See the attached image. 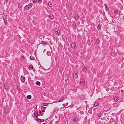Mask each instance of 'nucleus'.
Instances as JSON below:
<instances>
[{
	"label": "nucleus",
	"mask_w": 124,
	"mask_h": 124,
	"mask_svg": "<svg viewBox=\"0 0 124 124\" xmlns=\"http://www.w3.org/2000/svg\"><path fill=\"white\" fill-rule=\"evenodd\" d=\"M55 110H57V108H55Z\"/></svg>",
	"instance_id": "nucleus-49"
},
{
	"label": "nucleus",
	"mask_w": 124,
	"mask_h": 124,
	"mask_svg": "<svg viewBox=\"0 0 124 124\" xmlns=\"http://www.w3.org/2000/svg\"><path fill=\"white\" fill-rule=\"evenodd\" d=\"M49 104V103H44L43 104V105L44 106H46Z\"/></svg>",
	"instance_id": "nucleus-29"
},
{
	"label": "nucleus",
	"mask_w": 124,
	"mask_h": 124,
	"mask_svg": "<svg viewBox=\"0 0 124 124\" xmlns=\"http://www.w3.org/2000/svg\"><path fill=\"white\" fill-rule=\"evenodd\" d=\"M114 13L116 15H117L118 14V10L116 9H115L114 10Z\"/></svg>",
	"instance_id": "nucleus-13"
},
{
	"label": "nucleus",
	"mask_w": 124,
	"mask_h": 124,
	"mask_svg": "<svg viewBox=\"0 0 124 124\" xmlns=\"http://www.w3.org/2000/svg\"><path fill=\"white\" fill-rule=\"evenodd\" d=\"M111 119H112V120H113V118H111Z\"/></svg>",
	"instance_id": "nucleus-56"
},
{
	"label": "nucleus",
	"mask_w": 124,
	"mask_h": 124,
	"mask_svg": "<svg viewBox=\"0 0 124 124\" xmlns=\"http://www.w3.org/2000/svg\"><path fill=\"white\" fill-rule=\"evenodd\" d=\"M99 105V103L97 102L96 101L95 102L94 104L93 105V107H95Z\"/></svg>",
	"instance_id": "nucleus-8"
},
{
	"label": "nucleus",
	"mask_w": 124,
	"mask_h": 124,
	"mask_svg": "<svg viewBox=\"0 0 124 124\" xmlns=\"http://www.w3.org/2000/svg\"><path fill=\"white\" fill-rule=\"evenodd\" d=\"M76 16L75 17V19L77 21L78 18L79 17V16L77 14L76 15Z\"/></svg>",
	"instance_id": "nucleus-11"
},
{
	"label": "nucleus",
	"mask_w": 124,
	"mask_h": 124,
	"mask_svg": "<svg viewBox=\"0 0 124 124\" xmlns=\"http://www.w3.org/2000/svg\"><path fill=\"white\" fill-rule=\"evenodd\" d=\"M119 99L118 98V97L117 96H115V97L114 100L115 102H117L118 100Z\"/></svg>",
	"instance_id": "nucleus-12"
},
{
	"label": "nucleus",
	"mask_w": 124,
	"mask_h": 124,
	"mask_svg": "<svg viewBox=\"0 0 124 124\" xmlns=\"http://www.w3.org/2000/svg\"><path fill=\"white\" fill-rule=\"evenodd\" d=\"M44 114V113H42V114H41V115H39V116H42Z\"/></svg>",
	"instance_id": "nucleus-41"
},
{
	"label": "nucleus",
	"mask_w": 124,
	"mask_h": 124,
	"mask_svg": "<svg viewBox=\"0 0 124 124\" xmlns=\"http://www.w3.org/2000/svg\"><path fill=\"white\" fill-rule=\"evenodd\" d=\"M21 57H22V58H23V56H22Z\"/></svg>",
	"instance_id": "nucleus-53"
},
{
	"label": "nucleus",
	"mask_w": 124,
	"mask_h": 124,
	"mask_svg": "<svg viewBox=\"0 0 124 124\" xmlns=\"http://www.w3.org/2000/svg\"><path fill=\"white\" fill-rule=\"evenodd\" d=\"M83 71L85 72H86L87 71V68L86 67H84L83 70Z\"/></svg>",
	"instance_id": "nucleus-16"
},
{
	"label": "nucleus",
	"mask_w": 124,
	"mask_h": 124,
	"mask_svg": "<svg viewBox=\"0 0 124 124\" xmlns=\"http://www.w3.org/2000/svg\"><path fill=\"white\" fill-rule=\"evenodd\" d=\"M27 98L29 99H31V95H28L27 97Z\"/></svg>",
	"instance_id": "nucleus-23"
},
{
	"label": "nucleus",
	"mask_w": 124,
	"mask_h": 124,
	"mask_svg": "<svg viewBox=\"0 0 124 124\" xmlns=\"http://www.w3.org/2000/svg\"><path fill=\"white\" fill-rule=\"evenodd\" d=\"M53 120H51L48 124H52Z\"/></svg>",
	"instance_id": "nucleus-36"
},
{
	"label": "nucleus",
	"mask_w": 124,
	"mask_h": 124,
	"mask_svg": "<svg viewBox=\"0 0 124 124\" xmlns=\"http://www.w3.org/2000/svg\"><path fill=\"white\" fill-rule=\"evenodd\" d=\"M33 5L32 3H30L27 5H26L24 8V9L25 10H28L30 9Z\"/></svg>",
	"instance_id": "nucleus-1"
},
{
	"label": "nucleus",
	"mask_w": 124,
	"mask_h": 124,
	"mask_svg": "<svg viewBox=\"0 0 124 124\" xmlns=\"http://www.w3.org/2000/svg\"><path fill=\"white\" fill-rule=\"evenodd\" d=\"M77 112L81 110V109L79 107L76 110Z\"/></svg>",
	"instance_id": "nucleus-35"
},
{
	"label": "nucleus",
	"mask_w": 124,
	"mask_h": 124,
	"mask_svg": "<svg viewBox=\"0 0 124 124\" xmlns=\"http://www.w3.org/2000/svg\"><path fill=\"white\" fill-rule=\"evenodd\" d=\"M85 80L84 78H81L80 79V85L83 87L85 85Z\"/></svg>",
	"instance_id": "nucleus-2"
},
{
	"label": "nucleus",
	"mask_w": 124,
	"mask_h": 124,
	"mask_svg": "<svg viewBox=\"0 0 124 124\" xmlns=\"http://www.w3.org/2000/svg\"><path fill=\"white\" fill-rule=\"evenodd\" d=\"M64 99V98L63 99H61V98L60 100H59L57 102H61L63 101V100Z\"/></svg>",
	"instance_id": "nucleus-27"
},
{
	"label": "nucleus",
	"mask_w": 124,
	"mask_h": 124,
	"mask_svg": "<svg viewBox=\"0 0 124 124\" xmlns=\"http://www.w3.org/2000/svg\"><path fill=\"white\" fill-rule=\"evenodd\" d=\"M76 108H77V106H76Z\"/></svg>",
	"instance_id": "nucleus-60"
},
{
	"label": "nucleus",
	"mask_w": 124,
	"mask_h": 124,
	"mask_svg": "<svg viewBox=\"0 0 124 124\" xmlns=\"http://www.w3.org/2000/svg\"><path fill=\"white\" fill-rule=\"evenodd\" d=\"M74 25H75V24H74Z\"/></svg>",
	"instance_id": "nucleus-62"
},
{
	"label": "nucleus",
	"mask_w": 124,
	"mask_h": 124,
	"mask_svg": "<svg viewBox=\"0 0 124 124\" xmlns=\"http://www.w3.org/2000/svg\"><path fill=\"white\" fill-rule=\"evenodd\" d=\"M78 120V118L77 117L75 116L73 120L74 122L75 123Z\"/></svg>",
	"instance_id": "nucleus-7"
},
{
	"label": "nucleus",
	"mask_w": 124,
	"mask_h": 124,
	"mask_svg": "<svg viewBox=\"0 0 124 124\" xmlns=\"http://www.w3.org/2000/svg\"><path fill=\"white\" fill-rule=\"evenodd\" d=\"M8 2V0H5L4 1V4H7Z\"/></svg>",
	"instance_id": "nucleus-33"
},
{
	"label": "nucleus",
	"mask_w": 124,
	"mask_h": 124,
	"mask_svg": "<svg viewBox=\"0 0 124 124\" xmlns=\"http://www.w3.org/2000/svg\"><path fill=\"white\" fill-rule=\"evenodd\" d=\"M42 0H38V3L39 4H41V3L42 2Z\"/></svg>",
	"instance_id": "nucleus-31"
},
{
	"label": "nucleus",
	"mask_w": 124,
	"mask_h": 124,
	"mask_svg": "<svg viewBox=\"0 0 124 124\" xmlns=\"http://www.w3.org/2000/svg\"><path fill=\"white\" fill-rule=\"evenodd\" d=\"M102 115V114L101 113H99L97 114V116L100 118L101 116Z\"/></svg>",
	"instance_id": "nucleus-20"
},
{
	"label": "nucleus",
	"mask_w": 124,
	"mask_h": 124,
	"mask_svg": "<svg viewBox=\"0 0 124 124\" xmlns=\"http://www.w3.org/2000/svg\"><path fill=\"white\" fill-rule=\"evenodd\" d=\"M48 119V118H47V119H46V120H47Z\"/></svg>",
	"instance_id": "nucleus-58"
},
{
	"label": "nucleus",
	"mask_w": 124,
	"mask_h": 124,
	"mask_svg": "<svg viewBox=\"0 0 124 124\" xmlns=\"http://www.w3.org/2000/svg\"><path fill=\"white\" fill-rule=\"evenodd\" d=\"M67 8L68 9L70 10H71V8L70 7V6H69V5L67 6Z\"/></svg>",
	"instance_id": "nucleus-21"
},
{
	"label": "nucleus",
	"mask_w": 124,
	"mask_h": 124,
	"mask_svg": "<svg viewBox=\"0 0 124 124\" xmlns=\"http://www.w3.org/2000/svg\"><path fill=\"white\" fill-rule=\"evenodd\" d=\"M48 6L50 7H51L52 6V4L50 2H49L48 3Z\"/></svg>",
	"instance_id": "nucleus-25"
},
{
	"label": "nucleus",
	"mask_w": 124,
	"mask_h": 124,
	"mask_svg": "<svg viewBox=\"0 0 124 124\" xmlns=\"http://www.w3.org/2000/svg\"><path fill=\"white\" fill-rule=\"evenodd\" d=\"M86 102H87V101H85V103Z\"/></svg>",
	"instance_id": "nucleus-57"
},
{
	"label": "nucleus",
	"mask_w": 124,
	"mask_h": 124,
	"mask_svg": "<svg viewBox=\"0 0 124 124\" xmlns=\"http://www.w3.org/2000/svg\"><path fill=\"white\" fill-rule=\"evenodd\" d=\"M76 46V44L74 42H71L70 44L71 47L72 49L75 48Z\"/></svg>",
	"instance_id": "nucleus-3"
},
{
	"label": "nucleus",
	"mask_w": 124,
	"mask_h": 124,
	"mask_svg": "<svg viewBox=\"0 0 124 124\" xmlns=\"http://www.w3.org/2000/svg\"><path fill=\"white\" fill-rule=\"evenodd\" d=\"M21 81L23 82H24L25 81V78L23 76H21Z\"/></svg>",
	"instance_id": "nucleus-6"
},
{
	"label": "nucleus",
	"mask_w": 124,
	"mask_h": 124,
	"mask_svg": "<svg viewBox=\"0 0 124 124\" xmlns=\"http://www.w3.org/2000/svg\"><path fill=\"white\" fill-rule=\"evenodd\" d=\"M73 107H74L73 106V105H70V106H68V107H67V108H68L70 107V108H73Z\"/></svg>",
	"instance_id": "nucleus-32"
},
{
	"label": "nucleus",
	"mask_w": 124,
	"mask_h": 124,
	"mask_svg": "<svg viewBox=\"0 0 124 124\" xmlns=\"http://www.w3.org/2000/svg\"><path fill=\"white\" fill-rule=\"evenodd\" d=\"M38 111H35L34 114V116L35 117H38L39 116V115L38 114Z\"/></svg>",
	"instance_id": "nucleus-5"
},
{
	"label": "nucleus",
	"mask_w": 124,
	"mask_h": 124,
	"mask_svg": "<svg viewBox=\"0 0 124 124\" xmlns=\"http://www.w3.org/2000/svg\"><path fill=\"white\" fill-rule=\"evenodd\" d=\"M100 42V41L99 39H96V44H99Z\"/></svg>",
	"instance_id": "nucleus-14"
},
{
	"label": "nucleus",
	"mask_w": 124,
	"mask_h": 124,
	"mask_svg": "<svg viewBox=\"0 0 124 124\" xmlns=\"http://www.w3.org/2000/svg\"><path fill=\"white\" fill-rule=\"evenodd\" d=\"M78 76V74L77 73H76L73 74V77L75 79H77Z\"/></svg>",
	"instance_id": "nucleus-9"
},
{
	"label": "nucleus",
	"mask_w": 124,
	"mask_h": 124,
	"mask_svg": "<svg viewBox=\"0 0 124 124\" xmlns=\"http://www.w3.org/2000/svg\"><path fill=\"white\" fill-rule=\"evenodd\" d=\"M46 51V49H44V51H43V52L44 53V52H45Z\"/></svg>",
	"instance_id": "nucleus-43"
},
{
	"label": "nucleus",
	"mask_w": 124,
	"mask_h": 124,
	"mask_svg": "<svg viewBox=\"0 0 124 124\" xmlns=\"http://www.w3.org/2000/svg\"><path fill=\"white\" fill-rule=\"evenodd\" d=\"M46 108V107H45L44 108H45H45Z\"/></svg>",
	"instance_id": "nucleus-54"
},
{
	"label": "nucleus",
	"mask_w": 124,
	"mask_h": 124,
	"mask_svg": "<svg viewBox=\"0 0 124 124\" xmlns=\"http://www.w3.org/2000/svg\"><path fill=\"white\" fill-rule=\"evenodd\" d=\"M39 113L40 114L42 113V112L40 110H39Z\"/></svg>",
	"instance_id": "nucleus-45"
},
{
	"label": "nucleus",
	"mask_w": 124,
	"mask_h": 124,
	"mask_svg": "<svg viewBox=\"0 0 124 124\" xmlns=\"http://www.w3.org/2000/svg\"><path fill=\"white\" fill-rule=\"evenodd\" d=\"M41 43H42L43 45L46 44V42L45 41H41Z\"/></svg>",
	"instance_id": "nucleus-28"
},
{
	"label": "nucleus",
	"mask_w": 124,
	"mask_h": 124,
	"mask_svg": "<svg viewBox=\"0 0 124 124\" xmlns=\"http://www.w3.org/2000/svg\"><path fill=\"white\" fill-rule=\"evenodd\" d=\"M73 52H75V50H74V51H73Z\"/></svg>",
	"instance_id": "nucleus-55"
},
{
	"label": "nucleus",
	"mask_w": 124,
	"mask_h": 124,
	"mask_svg": "<svg viewBox=\"0 0 124 124\" xmlns=\"http://www.w3.org/2000/svg\"><path fill=\"white\" fill-rule=\"evenodd\" d=\"M37 0H33V3H36L37 1Z\"/></svg>",
	"instance_id": "nucleus-34"
},
{
	"label": "nucleus",
	"mask_w": 124,
	"mask_h": 124,
	"mask_svg": "<svg viewBox=\"0 0 124 124\" xmlns=\"http://www.w3.org/2000/svg\"><path fill=\"white\" fill-rule=\"evenodd\" d=\"M104 6H105V7L106 10L107 11H108L109 10V8L108 7H107V5L106 4H105L104 5Z\"/></svg>",
	"instance_id": "nucleus-10"
},
{
	"label": "nucleus",
	"mask_w": 124,
	"mask_h": 124,
	"mask_svg": "<svg viewBox=\"0 0 124 124\" xmlns=\"http://www.w3.org/2000/svg\"><path fill=\"white\" fill-rule=\"evenodd\" d=\"M80 113L81 114H84V112L83 111H81L80 112Z\"/></svg>",
	"instance_id": "nucleus-37"
},
{
	"label": "nucleus",
	"mask_w": 124,
	"mask_h": 124,
	"mask_svg": "<svg viewBox=\"0 0 124 124\" xmlns=\"http://www.w3.org/2000/svg\"><path fill=\"white\" fill-rule=\"evenodd\" d=\"M97 29L99 30L101 29V25L100 24L98 26Z\"/></svg>",
	"instance_id": "nucleus-24"
},
{
	"label": "nucleus",
	"mask_w": 124,
	"mask_h": 124,
	"mask_svg": "<svg viewBox=\"0 0 124 124\" xmlns=\"http://www.w3.org/2000/svg\"><path fill=\"white\" fill-rule=\"evenodd\" d=\"M68 102L67 103V105H68Z\"/></svg>",
	"instance_id": "nucleus-50"
},
{
	"label": "nucleus",
	"mask_w": 124,
	"mask_h": 124,
	"mask_svg": "<svg viewBox=\"0 0 124 124\" xmlns=\"http://www.w3.org/2000/svg\"><path fill=\"white\" fill-rule=\"evenodd\" d=\"M42 124H46L45 123H44Z\"/></svg>",
	"instance_id": "nucleus-52"
},
{
	"label": "nucleus",
	"mask_w": 124,
	"mask_h": 124,
	"mask_svg": "<svg viewBox=\"0 0 124 124\" xmlns=\"http://www.w3.org/2000/svg\"><path fill=\"white\" fill-rule=\"evenodd\" d=\"M5 17H6V19H7V15H6L5 16Z\"/></svg>",
	"instance_id": "nucleus-46"
},
{
	"label": "nucleus",
	"mask_w": 124,
	"mask_h": 124,
	"mask_svg": "<svg viewBox=\"0 0 124 124\" xmlns=\"http://www.w3.org/2000/svg\"><path fill=\"white\" fill-rule=\"evenodd\" d=\"M78 54V52L77 51H76L75 53H74V54Z\"/></svg>",
	"instance_id": "nucleus-42"
},
{
	"label": "nucleus",
	"mask_w": 124,
	"mask_h": 124,
	"mask_svg": "<svg viewBox=\"0 0 124 124\" xmlns=\"http://www.w3.org/2000/svg\"><path fill=\"white\" fill-rule=\"evenodd\" d=\"M36 117V119H35V120H36L37 121H39V120H40V121L42 120V119H39L38 118V117Z\"/></svg>",
	"instance_id": "nucleus-26"
},
{
	"label": "nucleus",
	"mask_w": 124,
	"mask_h": 124,
	"mask_svg": "<svg viewBox=\"0 0 124 124\" xmlns=\"http://www.w3.org/2000/svg\"><path fill=\"white\" fill-rule=\"evenodd\" d=\"M83 105H81L80 107H79L80 108H83Z\"/></svg>",
	"instance_id": "nucleus-40"
},
{
	"label": "nucleus",
	"mask_w": 124,
	"mask_h": 124,
	"mask_svg": "<svg viewBox=\"0 0 124 124\" xmlns=\"http://www.w3.org/2000/svg\"><path fill=\"white\" fill-rule=\"evenodd\" d=\"M45 112V110H43V111H42V112Z\"/></svg>",
	"instance_id": "nucleus-48"
},
{
	"label": "nucleus",
	"mask_w": 124,
	"mask_h": 124,
	"mask_svg": "<svg viewBox=\"0 0 124 124\" xmlns=\"http://www.w3.org/2000/svg\"><path fill=\"white\" fill-rule=\"evenodd\" d=\"M49 17L50 18L52 19H53L54 18V16L51 14L50 15Z\"/></svg>",
	"instance_id": "nucleus-19"
},
{
	"label": "nucleus",
	"mask_w": 124,
	"mask_h": 124,
	"mask_svg": "<svg viewBox=\"0 0 124 124\" xmlns=\"http://www.w3.org/2000/svg\"><path fill=\"white\" fill-rule=\"evenodd\" d=\"M36 84L38 86H39L40 85V82L37 81L36 82Z\"/></svg>",
	"instance_id": "nucleus-18"
},
{
	"label": "nucleus",
	"mask_w": 124,
	"mask_h": 124,
	"mask_svg": "<svg viewBox=\"0 0 124 124\" xmlns=\"http://www.w3.org/2000/svg\"><path fill=\"white\" fill-rule=\"evenodd\" d=\"M4 20V22L6 25H7L8 24V23L7 21V19H5L4 18L3 19Z\"/></svg>",
	"instance_id": "nucleus-17"
},
{
	"label": "nucleus",
	"mask_w": 124,
	"mask_h": 124,
	"mask_svg": "<svg viewBox=\"0 0 124 124\" xmlns=\"http://www.w3.org/2000/svg\"><path fill=\"white\" fill-rule=\"evenodd\" d=\"M39 71V72L41 73V72H40V71Z\"/></svg>",
	"instance_id": "nucleus-61"
},
{
	"label": "nucleus",
	"mask_w": 124,
	"mask_h": 124,
	"mask_svg": "<svg viewBox=\"0 0 124 124\" xmlns=\"http://www.w3.org/2000/svg\"><path fill=\"white\" fill-rule=\"evenodd\" d=\"M121 91H122V92H123V90H121Z\"/></svg>",
	"instance_id": "nucleus-51"
},
{
	"label": "nucleus",
	"mask_w": 124,
	"mask_h": 124,
	"mask_svg": "<svg viewBox=\"0 0 124 124\" xmlns=\"http://www.w3.org/2000/svg\"><path fill=\"white\" fill-rule=\"evenodd\" d=\"M108 110H107V111H108Z\"/></svg>",
	"instance_id": "nucleus-59"
},
{
	"label": "nucleus",
	"mask_w": 124,
	"mask_h": 124,
	"mask_svg": "<svg viewBox=\"0 0 124 124\" xmlns=\"http://www.w3.org/2000/svg\"><path fill=\"white\" fill-rule=\"evenodd\" d=\"M101 120H104V118H101Z\"/></svg>",
	"instance_id": "nucleus-44"
},
{
	"label": "nucleus",
	"mask_w": 124,
	"mask_h": 124,
	"mask_svg": "<svg viewBox=\"0 0 124 124\" xmlns=\"http://www.w3.org/2000/svg\"><path fill=\"white\" fill-rule=\"evenodd\" d=\"M54 31L59 36L60 35V30L57 29H55L54 30Z\"/></svg>",
	"instance_id": "nucleus-4"
},
{
	"label": "nucleus",
	"mask_w": 124,
	"mask_h": 124,
	"mask_svg": "<svg viewBox=\"0 0 124 124\" xmlns=\"http://www.w3.org/2000/svg\"><path fill=\"white\" fill-rule=\"evenodd\" d=\"M62 105L64 107V106H65V104H63Z\"/></svg>",
	"instance_id": "nucleus-47"
},
{
	"label": "nucleus",
	"mask_w": 124,
	"mask_h": 124,
	"mask_svg": "<svg viewBox=\"0 0 124 124\" xmlns=\"http://www.w3.org/2000/svg\"><path fill=\"white\" fill-rule=\"evenodd\" d=\"M42 120V121H41H41H39V122H44V119H43Z\"/></svg>",
	"instance_id": "nucleus-39"
},
{
	"label": "nucleus",
	"mask_w": 124,
	"mask_h": 124,
	"mask_svg": "<svg viewBox=\"0 0 124 124\" xmlns=\"http://www.w3.org/2000/svg\"><path fill=\"white\" fill-rule=\"evenodd\" d=\"M18 7L19 8H20L21 7V5L20 4H19L18 5Z\"/></svg>",
	"instance_id": "nucleus-38"
},
{
	"label": "nucleus",
	"mask_w": 124,
	"mask_h": 124,
	"mask_svg": "<svg viewBox=\"0 0 124 124\" xmlns=\"http://www.w3.org/2000/svg\"><path fill=\"white\" fill-rule=\"evenodd\" d=\"M29 68L32 70L33 69V65L32 64L30 65L29 67Z\"/></svg>",
	"instance_id": "nucleus-15"
},
{
	"label": "nucleus",
	"mask_w": 124,
	"mask_h": 124,
	"mask_svg": "<svg viewBox=\"0 0 124 124\" xmlns=\"http://www.w3.org/2000/svg\"><path fill=\"white\" fill-rule=\"evenodd\" d=\"M30 59L31 60H34L35 59L34 58V57L32 56H31L30 57Z\"/></svg>",
	"instance_id": "nucleus-30"
},
{
	"label": "nucleus",
	"mask_w": 124,
	"mask_h": 124,
	"mask_svg": "<svg viewBox=\"0 0 124 124\" xmlns=\"http://www.w3.org/2000/svg\"><path fill=\"white\" fill-rule=\"evenodd\" d=\"M47 54L48 56H50L51 55V53L50 52L48 51L47 52Z\"/></svg>",
	"instance_id": "nucleus-22"
}]
</instances>
